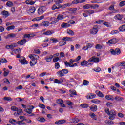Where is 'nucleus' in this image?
I'll return each instance as SVG.
<instances>
[{
	"label": "nucleus",
	"mask_w": 125,
	"mask_h": 125,
	"mask_svg": "<svg viewBox=\"0 0 125 125\" xmlns=\"http://www.w3.org/2000/svg\"><path fill=\"white\" fill-rule=\"evenodd\" d=\"M69 73V70L67 69H62V70H59L58 71L56 74L59 76V77H64L65 75L68 74Z\"/></svg>",
	"instance_id": "f257e3e1"
},
{
	"label": "nucleus",
	"mask_w": 125,
	"mask_h": 125,
	"mask_svg": "<svg viewBox=\"0 0 125 125\" xmlns=\"http://www.w3.org/2000/svg\"><path fill=\"white\" fill-rule=\"evenodd\" d=\"M98 32V25L94 26L92 29L90 30V34L92 35H96Z\"/></svg>",
	"instance_id": "f03ea898"
},
{
	"label": "nucleus",
	"mask_w": 125,
	"mask_h": 125,
	"mask_svg": "<svg viewBox=\"0 0 125 125\" xmlns=\"http://www.w3.org/2000/svg\"><path fill=\"white\" fill-rule=\"evenodd\" d=\"M54 1L56 2V3L52 6V10H55V9H59V8H61V5L59 3V2H58L56 0H54Z\"/></svg>",
	"instance_id": "7ed1b4c3"
},
{
	"label": "nucleus",
	"mask_w": 125,
	"mask_h": 125,
	"mask_svg": "<svg viewBox=\"0 0 125 125\" xmlns=\"http://www.w3.org/2000/svg\"><path fill=\"white\" fill-rule=\"evenodd\" d=\"M19 61L21 63V65H27L29 63L28 61L26 60L25 57H21Z\"/></svg>",
	"instance_id": "20e7f679"
},
{
	"label": "nucleus",
	"mask_w": 125,
	"mask_h": 125,
	"mask_svg": "<svg viewBox=\"0 0 125 125\" xmlns=\"http://www.w3.org/2000/svg\"><path fill=\"white\" fill-rule=\"evenodd\" d=\"M46 10V8L44 6H41L38 9V14L39 15L42 14Z\"/></svg>",
	"instance_id": "39448f33"
},
{
	"label": "nucleus",
	"mask_w": 125,
	"mask_h": 125,
	"mask_svg": "<svg viewBox=\"0 0 125 125\" xmlns=\"http://www.w3.org/2000/svg\"><path fill=\"white\" fill-rule=\"evenodd\" d=\"M50 23L48 21H45L39 24V27H48Z\"/></svg>",
	"instance_id": "423d86ee"
},
{
	"label": "nucleus",
	"mask_w": 125,
	"mask_h": 125,
	"mask_svg": "<svg viewBox=\"0 0 125 125\" xmlns=\"http://www.w3.org/2000/svg\"><path fill=\"white\" fill-rule=\"evenodd\" d=\"M26 42H27V39H23V40L18 41L17 42V43H18V44H19L20 45H24V44H25Z\"/></svg>",
	"instance_id": "0eeeda50"
},
{
	"label": "nucleus",
	"mask_w": 125,
	"mask_h": 125,
	"mask_svg": "<svg viewBox=\"0 0 125 125\" xmlns=\"http://www.w3.org/2000/svg\"><path fill=\"white\" fill-rule=\"evenodd\" d=\"M107 44H115V43H117V39L113 38L112 39L109 40L108 42H106Z\"/></svg>",
	"instance_id": "6e6552de"
},
{
	"label": "nucleus",
	"mask_w": 125,
	"mask_h": 125,
	"mask_svg": "<svg viewBox=\"0 0 125 125\" xmlns=\"http://www.w3.org/2000/svg\"><path fill=\"white\" fill-rule=\"evenodd\" d=\"M54 31L53 30H48L43 32L42 35L44 36H50V35H52V34H54Z\"/></svg>",
	"instance_id": "1a4fd4ad"
},
{
	"label": "nucleus",
	"mask_w": 125,
	"mask_h": 125,
	"mask_svg": "<svg viewBox=\"0 0 125 125\" xmlns=\"http://www.w3.org/2000/svg\"><path fill=\"white\" fill-rule=\"evenodd\" d=\"M29 57L31 59H34L35 60H38V59H39L40 57H39L37 55L30 54L29 55Z\"/></svg>",
	"instance_id": "9d476101"
},
{
	"label": "nucleus",
	"mask_w": 125,
	"mask_h": 125,
	"mask_svg": "<svg viewBox=\"0 0 125 125\" xmlns=\"http://www.w3.org/2000/svg\"><path fill=\"white\" fill-rule=\"evenodd\" d=\"M85 2V0H74L72 1L73 4H77V3H83Z\"/></svg>",
	"instance_id": "9b49d317"
},
{
	"label": "nucleus",
	"mask_w": 125,
	"mask_h": 125,
	"mask_svg": "<svg viewBox=\"0 0 125 125\" xmlns=\"http://www.w3.org/2000/svg\"><path fill=\"white\" fill-rule=\"evenodd\" d=\"M44 18V16L42 15L40 17H36L34 18L32 20L33 22H36V21H40V20H42V19H43Z\"/></svg>",
	"instance_id": "f8f14e48"
},
{
	"label": "nucleus",
	"mask_w": 125,
	"mask_h": 125,
	"mask_svg": "<svg viewBox=\"0 0 125 125\" xmlns=\"http://www.w3.org/2000/svg\"><path fill=\"white\" fill-rule=\"evenodd\" d=\"M32 61H30V64L31 67H33L35 66L37 63H38V61L37 60H34V59H32Z\"/></svg>",
	"instance_id": "ddd939ff"
},
{
	"label": "nucleus",
	"mask_w": 125,
	"mask_h": 125,
	"mask_svg": "<svg viewBox=\"0 0 125 125\" xmlns=\"http://www.w3.org/2000/svg\"><path fill=\"white\" fill-rule=\"evenodd\" d=\"M65 123H66L65 120H60L58 121H56L55 124L56 125H62V124H65Z\"/></svg>",
	"instance_id": "4468645a"
},
{
	"label": "nucleus",
	"mask_w": 125,
	"mask_h": 125,
	"mask_svg": "<svg viewBox=\"0 0 125 125\" xmlns=\"http://www.w3.org/2000/svg\"><path fill=\"white\" fill-rule=\"evenodd\" d=\"M52 58H53V56L50 55L49 57H46L45 59L46 62H51V60H52Z\"/></svg>",
	"instance_id": "2eb2a0df"
},
{
	"label": "nucleus",
	"mask_w": 125,
	"mask_h": 125,
	"mask_svg": "<svg viewBox=\"0 0 125 125\" xmlns=\"http://www.w3.org/2000/svg\"><path fill=\"white\" fill-rule=\"evenodd\" d=\"M90 110H91L92 112H96V111H97V106L91 105L90 107Z\"/></svg>",
	"instance_id": "dca6fc26"
},
{
	"label": "nucleus",
	"mask_w": 125,
	"mask_h": 125,
	"mask_svg": "<svg viewBox=\"0 0 125 125\" xmlns=\"http://www.w3.org/2000/svg\"><path fill=\"white\" fill-rule=\"evenodd\" d=\"M33 112L32 109L27 108L26 109V113H28L30 116H36L35 114L32 113Z\"/></svg>",
	"instance_id": "f3484780"
},
{
	"label": "nucleus",
	"mask_w": 125,
	"mask_h": 125,
	"mask_svg": "<svg viewBox=\"0 0 125 125\" xmlns=\"http://www.w3.org/2000/svg\"><path fill=\"white\" fill-rule=\"evenodd\" d=\"M89 116L94 121H96L97 120L96 115H95L94 113H90Z\"/></svg>",
	"instance_id": "a211bd4d"
},
{
	"label": "nucleus",
	"mask_w": 125,
	"mask_h": 125,
	"mask_svg": "<svg viewBox=\"0 0 125 125\" xmlns=\"http://www.w3.org/2000/svg\"><path fill=\"white\" fill-rule=\"evenodd\" d=\"M123 15H120V14H118L117 15H116L115 16V19H117V20H122V19H123Z\"/></svg>",
	"instance_id": "6ab92c4d"
},
{
	"label": "nucleus",
	"mask_w": 125,
	"mask_h": 125,
	"mask_svg": "<svg viewBox=\"0 0 125 125\" xmlns=\"http://www.w3.org/2000/svg\"><path fill=\"white\" fill-rule=\"evenodd\" d=\"M64 64L66 67H70V68H73L74 65H72L70 62H68V61L64 62Z\"/></svg>",
	"instance_id": "aec40b11"
},
{
	"label": "nucleus",
	"mask_w": 125,
	"mask_h": 125,
	"mask_svg": "<svg viewBox=\"0 0 125 125\" xmlns=\"http://www.w3.org/2000/svg\"><path fill=\"white\" fill-rule=\"evenodd\" d=\"M96 92L99 97H101V98H103V97H104V95L103 93L100 91H96Z\"/></svg>",
	"instance_id": "412c9836"
},
{
	"label": "nucleus",
	"mask_w": 125,
	"mask_h": 125,
	"mask_svg": "<svg viewBox=\"0 0 125 125\" xmlns=\"http://www.w3.org/2000/svg\"><path fill=\"white\" fill-rule=\"evenodd\" d=\"M63 41H69L70 42H73V37H64L62 39Z\"/></svg>",
	"instance_id": "4be33fe9"
},
{
	"label": "nucleus",
	"mask_w": 125,
	"mask_h": 125,
	"mask_svg": "<svg viewBox=\"0 0 125 125\" xmlns=\"http://www.w3.org/2000/svg\"><path fill=\"white\" fill-rule=\"evenodd\" d=\"M2 15H3L4 16H5V17H8V16H9V13H8V11H3L2 12Z\"/></svg>",
	"instance_id": "5701e85b"
},
{
	"label": "nucleus",
	"mask_w": 125,
	"mask_h": 125,
	"mask_svg": "<svg viewBox=\"0 0 125 125\" xmlns=\"http://www.w3.org/2000/svg\"><path fill=\"white\" fill-rule=\"evenodd\" d=\"M25 3L26 4H30V5H33V4H35V2L31 0H27L25 1Z\"/></svg>",
	"instance_id": "b1692460"
},
{
	"label": "nucleus",
	"mask_w": 125,
	"mask_h": 125,
	"mask_svg": "<svg viewBox=\"0 0 125 125\" xmlns=\"http://www.w3.org/2000/svg\"><path fill=\"white\" fill-rule=\"evenodd\" d=\"M80 107L83 108V109H87L88 108V104H82L80 105Z\"/></svg>",
	"instance_id": "393cba45"
},
{
	"label": "nucleus",
	"mask_w": 125,
	"mask_h": 125,
	"mask_svg": "<svg viewBox=\"0 0 125 125\" xmlns=\"http://www.w3.org/2000/svg\"><path fill=\"white\" fill-rule=\"evenodd\" d=\"M96 97V95L95 94L90 93L89 94V97L88 98L89 99H93V98H95Z\"/></svg>",
	"instance_id": "a878e982"
},
{
	"label": "nucleus",
	"mask_w": 125,
	"mask_h": 125,
	"mask_svg": "<svg viewBox=\"0 0 125 125\" xmlns=\"http://www.w3.org/2000/svg\"><path fill=\"white\" fill-rule=\"evenodd\" d=\"M67 34H68L69 35H70V36H74L75 35V32H74V31H73L71 29H68L67 30Z\"/></svg>",
	"instance_id": "bb28decb"
},
{
	"label": "nucleus",
	"mask_w": 125,
	"mask_h": 125,
	"mask_svg": "<svg viewBox=\"0 0 125 125\" xmlns=\"http://www.w3.org/2000/svg\"><path fill=\"white\" fill-rule=\"evenodd\" d=\"M70 24L68 23H62L61 24V27L62 28H69L70 27Z\"/></svg>",
	"instance_id": "cd10ccee"
},
{
	"label": "nucleus",
	"mask_w": 125,
	"mask_h": 125,
	"mask_svg": "<svg viewBox=\"0 0 125 125\" xmlns=\"http://www.w3.org/2000/svg\"><path fill=\"white\" fill-rule=\"evenodd\" d=\"M115 100H116V101H123V100H124V98L122 97H120V96H116L115 98Z\"/></svg>",
	"instance_id": "c85d7f7f"
},
{
	"label": "nucleus",
	"mask_w": 125,
	"mask_h": 125,
	"mask_svg": "<svg viewBox=\"0 0 125 125\" xmlns=\"http://www.w3.org/2000/svg\"><path fill=\"white\" fill-rule=\"evenodd\" d=\"M57 18L59 20H63V19H64V15H61V14H59V15H58Z\"/></svg>",
	"instance_id": "c756f323"
},
{
	"label": "nucleus",
	"mask_w": 125,
	"mask_h": 125,
	"mask_svg": "<svg viewBox=\"0 0 125 125\" xmlns=\"http://www.w3.org/2000/svg\"><path fill=\"white\" fill-rule=\"evenodd\" d=\"M15 36H16L15 34L11 33L7 35L6 39H9V38H15Z\"/></svg>",
	"instance_id": "7c9ffc66"
},
{
	"label": "nucleus",
	"mask_w": 125,
	"mask_h": 125,
	"mask_svg": "<svg viewBox=\"0 0 125 125\" xmlns=\"http://www.w3.org/2000/svg\"><path fill=\"white\" fill-rule=\"evenodd\" d=\"M120 32H125V24L120 26L119 28Z\"/></svg>",
	"instance_id": "2f4dec72"
},
{
	"label": "nucleus",
	"mask_w": 125,
	"mask_h": 125,
	"mask_svg": "<svg viewBox=\"0 0 125 125\" xmlns=\"http://www.w3.org/2000/svg\"><path fill=\"white\" fill-rule=\"evenodd\" d=\"M9 123L11 124H12V125H16L17 124V122H16V120L13 119H11L9 120Z\"/></svg>",
	"instance_id": "473e14b6"
},
{
	"label": "nucleus",
	"mask_w": 125,
	"mask_h": 125,
	"mask_svg": "<svg viewBox=\"0 0 125 125\" xmlns=\"http://www.w3.org/2000/svg\"><path fill=\"white\" fill-rule=\"evenodd\" d=\"M83 9H89L91 8V5L90 4H86L83 6Z\"/></svg>",
	"instance_id": "72a5a7b5"
},
{
	"label": "nucleus",
	"mask_w": 125,
	"mask_h": 125,
	"mask_svg": "<svg viewBox=\"0 0 125 125\" xmlns=\"http://www.w3.org/2000/svg\"><path fill=\"white\" fill-rule=\"evenodd\" d=\"M15 29V26L14 25H12L10 26H8L6 28L7 31H10V30H14Z\"/></svg>",
	"instance_id": "f704fd0d"
},
{
	"label": "nucleus",
	"mask_w": 125,
	"mask_h": 125,
	"mask_svg": "<svg viewBox=\"0 0 125 125\" xmlns=\"http://www.w3.org/2000/svg\"><path fill=\"white\" fill-rule=\"evenodd\" d=\"M93 62L94 63H98V62H99V58L93 57Z\"/></svg>",
	"instance_id": "c9c22d12"
},
{
	"label": "nucleus",
	"mask_w": 125,
	"mask_h": 125,
	"mask_svg": "<svg viewBox=\"0 0 125 125\" xmlns=\"http://www.w3.org/2000/svg\"><path fill=\"white\" fill-rule=\"evenodd\" d=\"M50 41H52V43H56L57 42H58V40L54 38H51Z\"/></svg>",
	"instance_id": "e433bc0d"
},
{
	"label": "nucleus",
	"mask_w": 125,
	"mask_h": 125,
	"mask_svg": "<svg viewBox=\"0 0 125 125\" xmlns=\"http://www.w3.org/2000/svg\"><path fill=\"white\" fill-rule=\"evenodd\" d=\"M37 120L39 122H41V123H44V122H45V119L43 117H39L37 119Z\"/></svg>",
	"instance_id": "4c0bfd02"
},
{
	"label": "nucleus",
	"mask_w": 125,
	"mask_h": 125,
	"mask_svg": "<svg viewBox=\"0 0 125 125\" xmlns=\"http://www.w3.org/2000/svg\"><path fill=\"white\" fill-rule=\"evenodd\" d=\"M36 11V8L35 7H32L29 9V12L30 13H34Z\"/></svg>",
	"instance_id": "58836bf2"
},
{
	"label": "nucleus",
	"mask_w": 125,
	"mask_h": 125,
	"mask_svg": "<svg viewBox=\"0 0 125 125\" xmlns=\"http://www.w3.org/2000/svg\"><path fill=\"white\" fill-rule=\"evenodd\" d=\"M103 25L106 26V27H107V28H110V27H112V25H111L110 23L107 22H104L103 23Z\"/></svg>",
	"instance_id": "ea45409f"
},
{
	"label": "nucleus",
	"mask_w": 125,
	"mask_h": 125,
	"mask_svg": "<svg viewBox=\"0 0 125 125\" xmlns=\"http://www.w3.org/2000/svg\"><path fill=\"white\" fill-rule=\"evenodd\" d=\"M3 100L5 101H12V99L11 97H5L3 98Z\"/></svg>",
	"instance_id": "a19ab883"
},
{
	"label": "nucleus",
	"mask_w": 125,
	"mask_h": 125,
	"mask_svg": "<svg viewBox=\"0 0 125 125\" xmlns=\"http://www.w3.org/2000/svg\"><path fill=\"white\" fill-rule=\"evenodd\" d=\"M59 60H61L60 58L59 57H55L53 59V62L54 63H56Z\"/></svg>",
	"instance_id": "79ce46f5"
},
{
	"label": "nucleus",
	"mask_w": 125,
	"mask_h": 125,
	"mask_svg": "<svg viewBox=\"0 0 125 125\" xmlns=\"http://www.w3.org/2000/svg\"><path fill=\"white\" fill-rule=\"evenodd\" d=\"M7 6H8V7H11V6H13V3L11 1H8L6 3Z\"/></svg>",
	"instance_id": "37998d69"
},
{
	"label": "nucleus",
	"mask_w": 125,
	"mask_h": 125,
	"mask_svg": "<svg viewBox=\"0 0 125 125\" xmlns=\"http://www.w3.org/2000/svg\"><path fill=\"white\" fill-rule=\"evenodd\" d=\"M110 116H116V111L114 110H111L109 111Z\"/></svg>",
	"instance_id": "c03bdc74"
},
{
	"label": "nucleus",
	"mask_w": 125,
	"mask_h": 125,
	"mask_svg": "<svg viewBox=\"0 0 125 125\" xmlns=\"http://www.w3.org/2000/svg\"><path fill=\"white\" fill-rule=\"evenodd\" d=\"M57 103H58V104H63L64 101L61 99H59L57 100Z\"/></svg>",
	"instance_id": "a18cd8bd"
},
{
	"label": "nucleus",
	"mask_w": 125,
	"mask_h": 125,
	"mask_svg": "<svg viewBox=\"0 0 125 125\" xmlns=\"http://www.w3.org/2000/svg\"><path fill=\"white\" fill-rule=\"evenodd\" d=\"M72 122L74 124H77V123H79V122H80V120L78 118H74L72 119Z\"/></svg>",
	"instance_id": "49530a36"
},
{
	"label": "nucleus",
	"mask_w": 125,
	"mask_h": 125,
	"mask_svg": "<svg viewBox=\"0 0 125 125\" xmlns=\"http://www.w3.org/2000/svg\"><path fill=\"white\" fill-rule=\"evenodd\" d=\"M91 102H92V103H95L96 104H99L101 102L100 100H92Z\"/></svg>",
	"instance_id": "de8ad7c7"
},
{
	"label": "nucleus",
	"mask_w": 125,
	"mask_h": 125,
	"mask_svg": "<svg viewBox=\"0 0 125 125\" xmlns=\"http://www.w3.org/2000/svg\"><path fill=\"white\" fill-rule=\"evenodd\" d=\"M115 54L116 55H120L121 54V50L119 48H116L115 49Z\"/></svg>",
	"instance_id": "09e8293b"
},
{
	"label": "nucleus",
	"mask_w": 125,
	"mask_h": 125,
	"mask_svg": "<svg viewBox=\"0 0 125 125\" xmlns=\"http://www.w3.org/2000/svg\"><path fill=\"white\" fill-rule=\"evenodd\" d=\"M17 124L19 125H26L27 124L23 121H18Z\"/></svg>",
	"instance_id": "8fccbe9b"
},
{
	"label": "nucleus",
	"mask_w": 125,
	"mask_h": 125,
	"mask_svg": "<svg viewBox=\"0 0 125 125\" xmlns=\"http://www.w3.org/2000/svg\"><path fill=\"white\" fill-rule=\"evenodd\" d=\"M95 72H97V73H99L100 71H101V68L100 67H96L93 69Z\"/></svg>",
	"instance_id": "3c124183"
},
{
	"label": "nucleus",
	"mask_w": 125,
	"mask_h": 125,
	"mask_svg": "<svg viewBox=\"0 0 125 125\" xmlns=\"http://www.w3.org/2000/svg\"><path fill=\"white\" fill-rule=\"evenodd\" d=\"M60 68V64H59V62H57L55 64V69L56 70H58L59 68Z\"/></svg>",
	"instance_id": "603ef678"
},
{
	"label": "nucleus",
	"mask_w": 125,
	"mask_h": 125,
	"mask_svg": "<svg viewBox=\"0 0 125 125\" xmlns=\"http://www.w3.org/2000/svg\"><path fill=\"white\" fill-rule=\"evenodd\" d=\"M66 43H67V42L64 41L59 42L60 46H63V45H65Z\"/></svg>",
	"instance_id": "864d4df0"
},
{
	"label": "nucleus",
	"mask_w": 125,
	"mask_h": 125,
	"mask_svg": "<svg viewBox=\"0 0 125 125\" xmlns=\"http://www.w3.org/2000/svg\"><path fill=\"white\" fill-rule=\"evenodd\" d=\"M67 105H69V106H73L74 105V103L71 102L70 101H66Z\"/></svg>",
	"instance_id": "5fc2aeb1"
},
{
	"label": "nucleus",
	"mask_w": 125,
	"mask_h": 125,
	"mask_svg": "<svg viewBox=\"0 0 125 125\" xmlns=\"http://www.w3.org/2000/svg\"><path fill=\"white\" fill-rule=\"evenodd\" d=\"M5 48H6L7 49H11V50H12V49H13V46L12 44L10 45H6L5 46Z\"/></svg>",
	"instance_id": "6e6d98bb"
},
{
	"label": "nucleus",
	"mask_w": 125,
	"mask_h": 125,
	"mask_svg": "<svg viewBox=\"0 0 125 125\" xmlns=\"http://www.w3.org/2000/svg\"><path fill=\"white\" fill-rule=\"evenodd\" d=\"M88 83H89V82L87 80H83V84L84 85H88Z\"/></svg>",
	"instance_id": "4d7b16f0"
},
{
	"label": "nucleus",
	"mask_w": 125,
	"mask_h": 125,
	"mask_svg": "<svg viewBox=\"0 0 125 125\" xmlns=\"http://www.w3.org/2000/svg\"><path fill=\"white\" fill-rule=\"evenodd\" d=\"M87 48H91V47H92V46H93V43H88L87 44Z\"/></svg>",
	"instance_id": "13d9d810"
},
{
	"label": "nucleus",
	"mask_w": 125,
	"mask_h": 125,
	"mask_svg": "<svg viewBox=\"0 0 125 125\" xmlns=\"http://www.w3.org/2000/svg\"><path fill=\"white\" fill-rule=\"evenodd\" d=\"M115 5H111L108 8L109 10H113V11H115V10H117L115 9Z\"/></svg>",
	"instance_id": "bf43d9fd"
},
{
	"label": "nucleus",
	"mask_w": 125,
	"mask_h": 125,
	"mask_svg": "<svg viewBox=\"0 0 125 125\" xmlns=\"http://www.w3.org/2000/svg\"><path fill=\"white\" fill-rule=\"evenodd\" d=\"M96 49H102V46L99 44H98L95 46Z\"/></svg>",
	"instance_id": "052dcab7"
},
{
	"label": "nucleus",
	"mask_w": 125,
	"mask_h": 125,
	"mask_svg": "<svg viewBox=\"0 0 125 125\" xmlns=\"http://www.w3.org/2000/svg\"><path fill=\"white\" fill-rule=\"evenodd\" d=\"M8 74H9V70H7L6 71H5L3 73L4 77H7Z\"/></svg>",
	"instance_id": "680f3d73"
},
{
	"label": "nucleus",
	"mask_w": 125,
	"mask_h": 125,
	"mask_svg": "<svg viewBox=\"0 0 125 125\" xmlns=\"http://www.w3.org/2000/svg\"><path fill=\"white\" fill-rule=\"evenodd\" d=\"M58 21H59V19H57V18L54 19V21H52L51 24H56V23H57V22H58Z\"/></svg>",
	"instance_id": "e2e57ef3"
},
{
	"label": "nucleus",
	"mask_w": 125,
	"mask_h": 125,
	"mask_svg": "<svg viewBox=\"0 0 125 125\" xmlns=\"http://www.w3.org/2000/svg\"><path fill=\"white\" fill-rule=\"evenodd\" d=\"M88 63V62L84 60L81 62V66H85Z\"/></svg>",
	"instance_id": "0e129e2a"
},
{
	"label": "nucleus",
	"mask_w": 125,
	"mask_h": 125,
	"mask_svg": "<svg viewBox=\"0 0 125 125\" xmlns=\"http://www.w3.org/2000/svg\"><path fill=\"white\" fill-rule=\"evenodd\" d=\"M18 115H21L22 113H23V110L21 109H20L17 110Z\"/></svg>",
	"instance_id": "69168bd1"
},
{
	"label": "nucleus",
	"mask_w": 125,
	"mask_h": 125,
	"mask_svg": "<svg viewBox=\"0 0 125 125\" xmlns=\"http://www.w3.org/2000/svg\"><path fill=\"white\" fill-rule=\"evenodd\" d=\"M11 111H17V110H18V108L16 107V106H12L11 107Z\"/></svg>",
	"instance_id": "338daca9"
},
{
	"label": "nucleus",
	"mask_w": 125,
	"mask_h": 125,
	"mask_svg": "<svg viewBox=\"0 0 125 125\" xmlns=\"http://www.w3.org/2000/svg\"><path fill=\"white\" fill-rule=\"evenodd\" d=\"M124 5H125V1H122L119 4V6L121 7L124 6Z\"/></svg>",
	"instance_id": "774afa93"
}]
</instances>
